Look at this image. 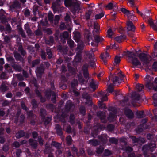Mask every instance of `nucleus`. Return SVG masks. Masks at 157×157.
Wrapping results in <instances>:
<instances>
[{"instance_id": "obj_1", "label": "nucleus", "mask_w": 157, "mask_h": 157, "mask_svg": "<svg viewBox=\"0 0 157 157\" xmlns=\"http://www.w3.org/2000/svg\"><path fill=\"white\" fill-rule=\"evenodd\" d=\"M124 78V75L122 74V72L121 70H119L117 72H116L113 75L110 74L109 78V80L111 79L113 82V84H110L108 87L107 90L109 93H112L113 90V84L114 85L116 84H119L121 82L120 81L123 80Z\"/></svg>"}, {"instance_id": "obj_2", "label": "nucleus", "mask_w": 157, "mask_h": 157, "mask_svg": "<svg viewBox=\"0 0 157 157\" xmlns=\"http://www.w3.org/2000/svg\"><path fill=\"white\" fill-rule=\"evenodd\" d=\"M64 4L66 7L71 8L73 13L80 9L79 2L77 0H65Z\"/></svg>"}, {"instance_id": "obj_3", "label": "nucleus", "mask_w": 157, "mask_h": 157, "mask_svg": "<svg viewBox=\"0 0 157 157\" xmlns=\"http://www.w3.org/2000/svg\"><path fill=\"white\" fill-rule=\"evenodd\" d=\"M126 55L128 58V62L131 63L134 66L133 67L134 68V66L141 65V63L138 58L136 57L135 54L133 52L128 51Z\"/></svg>"}, {"instance_id": "obj_4", "label": "nucleus", "mask_w": 157, "mask_h": 157, "mask_svg": "<svg viewBox=\"0 0 157 157\" xmlns=\"http://www.w3.org/2000/svg\"><path fill=\"white\" fill-rule=\"evenodd\" d=\"M139 57L145 66L148 67L150 66V62L152 60V58L149 55L141 53L139 55Z\"/></svg>"}, {"instance_id": "obj_5", "label": "nucleus", "mask_w": 157, "mask_h": 157, "mask_svg": "<svg viewBox=\"0 0 157 157\" xmlns=\"http://www.w3.org/2000/svg\"><path fill=\"white\" fill-rule=\"evenodd\" d=\"M108 110L111 112L109 113L108 120L110 122H112L114 121L116 117L117 111L115 109L112 107H109Z\"/></svg>"}, {"instance_id": "obj_6", "label": "nucleus", "mask_w": 157, "mask_h": 157, "mask_svg": "<svg viewBox=\"0 0 157 157\" xmlns=\"http://www.w3.org/2000/svg\"><path fill=\"white\" fill-rule=\"evenodd\" d=\"M153 80V78L148 75H147L146 78H144V80L146 82V86L149 89L152 88V87L154 83H151V81Z\"/></svg>"}, {"instance_id": "obj_7", "label": "nucleus", "mask_w": 157, "mask_h": 157, "mask_svg": "<svg viewBox=\"0 0 157 157\" xmlns=\"http://www.w3.org/2000/svg\"><path fill=\"white\" fill-rule=\"evenodd\" d=\"M27 118H29L31 120L30 123L31 124L34 125L35 124L36 120V117L35 114H33L32 111H30L27 112Z\"/></svg>"}, {"instance_id": "obj_8", "label": "nucleus", "mask_w": 157, "mask_h": 157, "mask_svg": "<svg viewBox=\"0 0 157 157\" xmlns=\"http://www.w3.org/2000/svg\"><path fill=\"white\" fill-rule=\"evenodd\" d=\"M44 71V67L43 64H41L40 66L37 68L36 71V74L38 77L40 78L42 74Z\"/></svg>"}, {"instance_id": "obj_9", "label": "nucleus", "mask_w": 157, "mask_h": 157, "mask_svg": "<svg viewBox=\"0 0 157 157\" xmlns=\"http://www.w3.org/2000/svg\"><path fill=\"white\" fill-rule=\"evenodd\" d=\"M127 29L128 31L134 32L135 30V27L132 22L129 20L126 23Z\"/></svg>"}, {"instance_id": "obj_10", "label": "nucleus", "mask_w": 157, "mask_h": 157, "mask_svg": "<svg viewBox=\"0 0 157 157\" xmlns=\"http://www.w3.org/2000/svg\"><path fill=\"white\" fill-rule=\"evenodd\" d=\"M155 145L153 143L149 144L147 145H145L143 147V151L147 150H150L151 151H152L155 148Z\"/></svg>"}, {"instance_id": "obj_11", "label": "nucleus", "mask_w": 157, "mask_h": 157, "mask_svg": "<svg viewBox=\"0 0 157 157\" xmlns=\"http://www.w3.org/2000/svg\"><path fill=\"white\" fill-rule=\"evenodd\" d=\"M20 7L21 4L17 1H15L13 2L10 6V8L12 10L19 9Z\"/></svg>"}, {"instance_id": "obj_12", "label": "nucleus", "mask_w": 157, "mask_h": 157, "mask_svg": "<svg viewBox=\"0 0 157 157\" xmlns=\"http://www.w3.org/2000/svg\"><path fill=\"white\" fill-rule=\"evenodd\" d=\"M105 7L109 10L113 9V11L117 10L118 8L117 6L115 3H109Z\"/></svg>"}, {"instance_id": "obj_13", "label": "nucleus", "mask_w": 157, "mask_h": 157, "mask_svg": "<svg viewBox=\"0 0 157 157\" xmlns=\"http://www.w3.org/2000/svg\"><path fill=\"white\" fill-rule=\"evenodd\" d=\"M68 33L67 31H64L60 34V37L63 43L66 42L65 40L68 38Z\"/></svg>"}, {"instance_id": "obj_14", "label": "nucleus", "mask_w": 157, "mask_h": 157, "mask_svg": "<svg viewBox=\"0 0 157 157\" xmlns=\"http://www.w3.org/2000/svg\"><path fill=\"white\" fill-rule=\"evenodd\" d=\"M93 51H94L92 50V51L91 52H86L85 54L84 55L85 58L86 59L88 58L90 60L94 59V55L93 53Z\"/></svg>"}, {"instance_id": "obj_15", "label": "nucleus", "mask_w": 157, "mask_h": 157, "mask_svg": "<svg viewBox=\"0 0 157 157\" xmlns=\"http://www.w3.org/2000/svg\"><path fill=\"white\" fill-rule=\"evenodd\" d=\"M97 116L100 118L101 122L104 123L105 122L106 120H105V113L101 112H98L97 113Z\"/></svg>"}, {"instance_id": "obj_16", "label": "nucleus", "mask_w": 157, "mask_h": 157, "mask_svg": "<svg viewBox=\"0 0 157 157\" xmlns=\"http://www.w3.org/2000/svg\"><path fill=\"white\" fill-rule=\"evenodd\" d=\"M121 10L123 13L127 16L128 19L130 18L131 16L132 15V13H131L130 11L125 8H121Z\"/></svg>"}, {"instance_id": "obj_17", "label": "nucleus", "mask_w": 157, "mask_h": 157, "mask_svg": "<svg viewBox=\"0 0 157 157\" xmlns=\"http://www.w3.org/2000/svg\"><path fill=\"white\" fill-rule=\"evenodd\" d=\"M132 98L134 102H136L140 99V95L136 92H134L132 94Z\"/></svg>"}, {"instance_id": "obj_18", "label": "nucleus", "mask_w": 157, "mask_h": 157, "mask_svg": "<svg viewBox=\"0 0 157 157\" xmlns=\"http://www.w3.org/2000/svg\"><path fill=\"white\" fill-rule=\"evenodd\" d=\"M29 144L32 148L34 149L36 148L37 146V143L36 140L32 139H30L29 140Z\"/></svg>"}, {"instance_id": "obj_19", "label": "nucleus", "mask_w": 157, "mask_h": 157, "mask_svg": "<svg viewBox=\"0 0 157 157\" xmlns=\"http://www.w3.org/2000/svg\"><path fill=\"white\" fill-rule=\"evenodd\" d=\"M89 86L94 91L98 87V85L93 79H92L89 84Z\"/></svg>"}, {"instance_id": "obj_20", "label": "nucleus", "mask_w": 157, "mask_h": 157, "mask_svg": "<svg viewBox=\"0 0 157 157\" xmlns=\"http://www.w3.org/2000/svg\"><path fill=\"white\" fill-rule=\"evenodd\" d=\"M109 54L107 52H106L105 54H102L101 55V59L103 60L104 64H106L107 63V60L106 59L107 58L109 57Z\"/></svg>"}, {"instance_id": "obj_21", "label": "nucleus", "mask_w": 157, "mask_h": 157, "mask_svg": "<svg viewBox=\"0 0 157 157\" xmlns=\"http://www.w3.org/2000/svg\"><path fill=\"white\" fill-rule=\"evenodd\" d=\"M124 113L126 116L128 118H132L133 117V114L132 111L129 109L125 110Z\"/></svg>"}, {"instance_id": "obj_22", "label": "nucleus", "mask_w": 157, "mask_h": 157, "mask_svg": "<svg viewBox=\"0 0 157 157\" xmlns=\"http://www.w3.org/2000/svg\"><path fill=\"white\" fill-rule=\"evenodd\" d=\"M93 35L94 41L96 43H98L103 40V38L102 37L100 38L98 35L95 34V33H93Z\"/></svg>"}, {"instance_id": "obj_23", "label": "nucleus", "mask_w": 157, "mask_h": 157, "mask_svg": "<svg viewBox=\"0 0 157 157\" xmlns=\"http://www.w3.org/2000/svg\"><path fill=\"white\" fill-rule=\"evenodd\" d=\"M99 96L102 98L101 101L102 102H103V101H106L108 100L106 94H105L104 92H100L99 94Z\"/></svg>"}, {"instance_id": "obj_24", "label": "nucleus", "mask_w": 157, "mask_h": 157, "mask_svg": "<svg viewBox=\"0 0 157 157\" xmlns=\"http://www.w3.org/2000/svg\"><path fill=\"white\" fill-rule=\"evenodd\" d=\"M74 107V104L70 100L67 101L66 105V109L67 110H69Z\"/></svg>"}, {"instance_id": "obj_25", "label": "nucleus", "mask_w": 157, "mask_h": 157, "mask_svg": "<svg viewBox=\"0 0 157 157\" xmlns=\"http://www.w3.org/2000/svg\"><path fill=\"white\" fill-rule=\"evenodd\" d=\"M148 21L151 27L154 30L157 31V25H156V23L154 24L152 21V19L151 18L149 19Z\"/></svg>"}, {"instance_id": "obj_26", "label": "nucleus", "mask_w": 157, "mask_h": 157, "mask_svg": "<svg viewBox=\"0 0 157 157\" xmlns=\"http://www.w3.org/2000/svg\"><path fill=\"white\" fill-rule=\"evenodd\" d=\"M87 65H84L82 67L84 77L87 78L89 77V74L87 71Z\"/></svg>"}, {"instance_id": "obj_27", "label": "nucleus", "mask_w": 157, "mask_h": 157, "mask_svg": "<svg viewBox=\"0 0 157 157\" xmlns=\"http://www.w3.org/2000/svg\"><path fill=\"white\" fill-rule=\"evenodd\" d=\"M53 149L49 146V145L46 144L45 145V148L44 150V152L45 154H48L53 151Z\"/></svg>"}, {"instance_id": "obj_28", "label": "nucleus", "mask_w": 157, "mask_h": 157, "mask_svg": "<svg viewBox=\"0 0 157 157\" xmlns=\"http://www.w3.org/2000/svg\"><path fill=\"white\" fill-rule=\"evenodd\" d=\"M55 129L56 130L57 133L59 135L61 136L62 135L63 132L61 130V127L58 124L55 125Z\"/></svg>"}, {"instance_id": "obj_29", "label": "nucleus", "mask_w": 157, "mask_h": 157, "mask_svg": "<svg viewBox=\"0 0 157 157\" xmlns=\"http://www.w3.org/2000/svg\"><path fill=\"white\" fill-rule=\"evenodd\" d=\"M14 57L17 60L21 61H23L24 59L23 58L19 53L17 52H15L14 53Z\"/></svg>"}, {"instance_id": "obj_30", "label": "nucleus", "mask_w": 157, "mask_h": 157, "mask_svg": "<svg viewBox=\"0 0 157 157\" xmlns=\"http://www.w3.org/2000/svg\"><path fill=\"white\" fill-rule=\"evenodd\" d=\"M25 135V133L22 130H20L17 132L16 134V137L17 138H21Z\"/></svg>"}, {"instance_id": "obj_31", "label": "nucleus", "mask_w": 157, "mask_h": 157, "mask_svg": "<svg viewBox=\"0 0 157 157\" xmlns=\"http://www.w3.org/2000/svg\"><path fill=\"white\" fill-rule=\"evenodd\" d=\"M51 145L56 147L57 149H60L61 148V144L58 142L53 141L51 143Z\"/></svg>"}, {"instance_id": "obj_32", "label": "nucleus", "mask_w": 157, "mask_h": 157, "mask_svg": "<svg viewBox=\"0 0 157 157\" xmlns=\"http://www.w3.org/2000/svg\"><path fill=\"white\" fill-rule=\"evenodd\" d=\"M74 38L75 41L77 42L80 41V35L79 33L77 32L74 33Z\"/></svg>"}, {"instance_id": "obj_33", "label": "nucleus", "mask_w": 157, "mask_h": 157, "mask_svg": "<svg viewBox=\"0 0 157 157\" xmlns=\"http://www.w3.org/2000/svg\"><path fill=\"white\" fill-rule=\"evenodd\" d=\"M94 28L93 33H94V32L98 33L99 32L100 27L97 23L94 22Z\"/></svg>"}, {"instance_id": "obj_34", "label": "nucleus", "mask_w": 157, "mask_h": 157, "mask_svg": "<svg viewBox=\"0 0 157 157\" xmlns=\"http://www.w3.org/2000/svg\"><path fill=\"white\" fill-rule=\"evenodd\" d=\"M89 143L93 146H96L99 144V142L97 140L93 139L89 141Z\"/></svg>"}, {"instance_id": "obj_35", "label": "nucleus", "mask_w": 157, "mask_h": 157, "mask_svg": "<svg viewBox=\"0 0 157 157\" xmlns=\"http://www.w3.org/2000/svg\"><path fill=\"white\" fill-rule=\"evenodd\" d=\"M126 36L125 35L117 36L115 38V40L119 43H121L122 41V40L125 39Z\"/></svg>"}, {"instance_id": "obj_36", "label": "nucleus", "mask_w": 157, "mask_h": 157, "mask_svg": "<svg viewBox=\"0 0 157 157\" xmlns=\"http://www.w3.org/2000/svg\"><path fill=\"white\" fill-rule=\"evenodd\" d=\"M52 6L53 9L54 11H59L60 7L57 3H52Z\"/></svg>"}, {"instance_id": "obj_37", "label": "nucleus", "mask_w": 157, "mask_h": 157, "mask_svg": "<svg viewBox=\"0 0 157 157\" xmlns=\"http://www.w3.org/2000/svg\"><path fill=\"white\" fill-rule=\"evenodd\" d=\"M18 51L23 56H25L26 54L25 51L23 49L22 45H20L18 47Z\"/></svg>"}, {"instance_id": "obj_38", "label": "nucleus", "mask_w": 157, "mask_h": 157, "mask_svg": "<svg viewBox=\"0 0 157 157\" xmlns=\"http://www.w3.org/2000/svg\"><path fill=\"white\" fill-rule=\"evenodd\" d=\"M8 89L7 87L4 84L2 83L0 87V90L2 92H5Z\"/></svg>"}, {"instance_id": "obj_39", "label": "nucleus", "mask_w": 157, "mask_h": 157, "mask_svg": "<svg viewBox=\"0 0 157 157\" xmlns=\"http://www.w3.org/2000/svg\"><path fill=\"white\" fill-rule=\"evenodd\" d=\"M144 85L142 84H138L136 86V88L139 91H141L144 89Z\"/></svg>"}, {"instance_id": "obj_40", "label": "nucleus", "mask_w": 157, "mask_h": 157, "mask_svg": "<svg viewBox=\"0 0 157 157\" xmlns=\"http://www.w3.org/2000/svg\"><path fill=\"white\" fill-rule=\"evenodd\" d=\"M81 55L80 54H77L75 59V61L76 62H80L81 60Z\"/></svg>"}, {"instance_id": "obj_41", "label": "nucleus", "mask_w": 157, "mask_h": 157, "mask_svg": "<svg viewBox=\"0 0 157 157\" xmlns=\"http://www.w3.org/2000/svg\"><path fill=\"white\" fill-rule=\"evenodd\" d=\"M98 105L100 109H106V107L105 106V104L103 103L102 101H99L98 103Z\"/></svg>"}, {"instance_id": "obj_42", "label": "nucleus", "mask_w": 157, "mask_h": 157, "mask_svg": "<svg viewBox=\"0 0 157 157\" xmlns=\"http://www.w3.org/2000/svg\"><path fill=\"white\" fill-rule=\"evenodd\" d=\"M19 32L20 34L21 35L22 37L25 38L26 35L25 32L22 29L21 27H19L18 29Z\"/></svg>"}, {"instance_id": "obj_43", "label": "nucleus", "mask_w": 157, "mask_h": 157, "mask_svg": "<svg viewBox=\"0 0 157 157\" xmlns=\"http://www.w3.org/2000/svg\"><path fill=\"white\" fill-rule=\"evenodd\" d=\"M120 57L117 56H116L114 58V65L118 64L120 62Z\"/></svg>"}, {"instance_id": "obj_44", "label": "nucleus", "mask_w": 157, "mask_h": 157, "mask_svg": "<svg viewBox=\"0 0 157 157\" xmlns=\"http://www.w3.org/2000/svg\"><path fill=\"white\" fill-rule=\"evenodd\" d=\"M67 42L68 44L71 48L74 47V43L70 39H68L67 40Z\"/></svg>"}, {"instance_id": "obj_45", "label": "nucleus", "mask_w": 157, "mask_h": 157, "mask_svg": "<svg viewBox=\"0 0 157 157\" xmlns=\"http://www.w3.org/2000/svg\"><path fill=\"white\" fill-rule=\"evenodd\" d=\"M98 138L103 143L106 142L107 140L106 136L105 135L103 136H98Z\"/></svg>"}, {"instance_id": "obj_46", "label": "nucleus", "mask_w": 157, "mask_h": 157, "mask_svg": "<svg viewBox=\"0 0 157 157\" xmlns=\"http://www.w3.org/2000/svg\"><path fill=\"white\" fill-rule=\"evenodd\" d=\"M47 53L48 56L49 58H51L52 57V53L49 48H47L46 49Z\"/></svg>"}, {"instance_id": "obj_47", "label": "nucleus", "mask_w": 157, "mask_h": 157, "mask_svg": "<svg viewBox=\"0 0 157 157\" xmlns=\"http://www.w3.org/2000/svg\"><path fill=\"white\" fill-rule=\"evenodd\" d=\"M40 61L39 59H36L33 61L32 63V67H34L36 65L39 64L40 63Z\"/></svg>"}, {"instance_id": "obj_48", "label": "nucleus", "mask_w": 157, "mask_h": 157, "mask_svg": "<svg viewBox=\"0 0 157 157\" xmlns=\"http://www.w3.org/2000/svg\"><path fill=\"white\" fill-rule=\"evenodd\" d=\"M137 117L138 118H142L144 117V112L143 111H140L138 113H137L136 114Z\"/></svg>"}, {"instance_id": "obj_49", "label": "nucleus", "mask_w": 157, "mask_h": 157, "mask_svg": "<svg viewBox=\"0 0 157 157\" xmlns=\"http://www.w3.org/2000/svg\"><path fill=\"white\" fill-rule=\"evenodd\" d=\"M40 115L42 118H44L46 114L45 110L44 109H41L40 111Z\"/></svg>"}, {"instance_id": "obj_50", "label": "nucleus", "mask_w": 157, "mask_h": 157, "mask_svg": "<svg viewBox=\"0 0 157 157\" xmlns=\"http://www.w3.org/2000/svg\"><path fill=\"white\" fill-rule=\"evenodd\" d=\"M10 38L7 36H4V42L6 43H9L10 41Z\"/></svg>"}, {"instance_id": "obj_51", "label": "nucleus", "mask_w": 157, "mask_h": 157, "mask_svg": "<svg viewBox=\"0 0 157 157\" xmlns=\"http://www.w3.org/2000/svg\"><path fill=\"white\" fill-rule=\"evenodd\" d=\"M67 144L69 145L71 144L72 141L71 137L70 136H68L66 139Z\"/></svg>"}, {"instance_id": "obj_52", "label": "nucleus", "mask_w": 157, "mask_h": 157, "mask_svg": "<svg viewBox=\"0 0 157 157\" xmlns=\"http://www.w3.org/2000/svg\"><path fill=\"white\" fill-rule=\"evenodd\" d=\"M48 16L49 21L52 23L53 20V14L51 13H49Z\"/></svg>"}, {"instance_id": "obj_53", "label": "nucleus", "mask_w": 157, "mask_h": 157, "mask_svg": "<svg viewBox=\"0 0 157 157\" xmlns=\"http://www.w3.org/2000/svg\"><path fill=\"white\" fill-rule=\"evenodd\" d=\"M104 16V14L103 13H101L95 15V17L96 19H98L101 18Z\"/></svg>"}, {"instance_id": "obj_54", "label": "nucleus", "mask_w": 157, "mask_h": 157, "mask_svg": "<svg viewBox=\"0 0 157 157\" xmlns=\"http://www.w3.org/2000/svg\"><path fill=\"white\" fill-rule=\"evenodd\" d=\"M107 35L109 37L111 38L113 35V33L111 29H109L107 32Z\"/></svg>"}, {"instance_id": "obj_55", "label": "nucleus", "mask_w": 157, "mask_h": 157, "mask_svg": "<svg viewBox=\"0 0 157 157\" xmlns=\"http://www.w3.org/2000/svg\"><path fill=\"white\" fill-rule=\"evenodd\" d=\"M130 137L132 139L133 143H139V141L138 138H136V137L133 136H131Z\"/></svg>"}, {"instance_id": "obj_56", "label": "nucleus", "mask_w": 157, "mask_h": 157, "mask_svg": "<svg viewBox=\"0 0 157 157\" xmlns=\"http://www.w3.org/2000/svg\"><path fill=\"white\" fill-rule=\"evenodd\" d=\"M104 148L102 147H99L97 148L96 152L98 154H101L103 151Z\"/></svg>"}, {"instance_id": "obj_57", "label": "nucleus", "mask_w": 157, "mask_h": 157, "mask_svg": "<svg viewBox=\"0 0 157 157\" xmlns=\"http://www.w3.org/2000/svg\"><path fill=\"white\" fill-rule=\"evenodd\" d=\"M74 115L72 114H71L70 117V122L71 124H72L74 123Z\"/></svg>"}, {"instance_id": "obj_58", "label": "nucleus", "mask_w": 157, "mask_h": 157, "mask_svg": "<svg viewBox=\"0 0 157 157\" xmlns=\"http://www.w3.org/2000/svg\"><path fill=\"white\" fill-rule=\"evenodd\" d=\"M92 13V11L90 10L88 11L87 12L85 15V17L86 19L88 20L90 19V15Z\"/></svg>"}, {"instance_id": "obj_59", "label": "nucleus", "mask_w": 157, "mask_h": 157, "mask_svg": "<svg viewBox=\"0 0 157 157\" xmlns=\"http://www.w3.org/2000/svg\"><path fill=\"white\" fill-rule=\"evenodd\" d=\"M83 97L87 100L90 99V97L89 94L86 93H83Z\"/></svg>"}, {"instance_id": "obj_60", "label": "nucleus", "mask_w": 157, "mask_h": 157, "mask_svg": "<svg viewBox=\"0 0 157 157\" xmlns=\"http://www.w3.org/2000/svg\"><path fill=\"white\" fill-rule=\"evenodd\" d=\"M95 62V60L94 59L90 60V64L92 67H95V64L94 63Z\"/></svg>"}, {"instance_id": "obj_61", "label": "nucleus", "mask_w": 157, "mask_h": 157, "mask_svg": "<svg viewBox=\"0 0 157 157\" xmlns=\"http://www.w3.org/2000/svg\"><path fill=\"white\" fill-rule=\"evenodd\" d=\"M80 111L81 113L84 115L85 113V108L83 106H81L80 108Z\"/></svg>"}, {"instance_id": "obj_62", "label": "nucleus", "mask_w": 157, "mask_h": 157, "mask_svg": "<svg viewBox=\"0 0 157 157\" xmlns=\"http://www.w3.org/2000/svg\"><path fill=\"white\" fill-rule=\"evenodd\" d=\"M107 128L109 131H112L114 127L113 125L110 124L107 126Z\"/></svg>"}, {"instance_id": "obj_63", "label": "nucleus", "mask_w": 157, "mask_h": 157, "mask_svg": "<svg viewBox=\"0 0 157 157\" xmlns=\"http://www.w3.org/2000/svg\"><path fill=\"white\" fill-rule=\"evenodd\" d=\"M16 76L20 81H21L24 80V78L20 74H17L16 75Z\"/></svg>"}, {"instance_id": "obj_64", "label": "nucleus", "mask_w": 157, "mask_h": 157, "mask_svg": "<svg viewBox=\"0 0 157 157\" xmlns=\"http://www.w3.org/2000/svg\"><path fill=\"white\" fill-rule=\"evenodd\" d=\"M152 69L155 71H157V62H155L152 66Z\"/></svg>"}]
</instances>
